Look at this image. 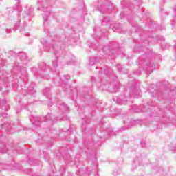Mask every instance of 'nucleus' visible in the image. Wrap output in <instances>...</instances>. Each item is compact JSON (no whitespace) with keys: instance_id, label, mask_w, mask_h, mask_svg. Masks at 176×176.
<instances>
[{"instance_id":"1","label":"nucleus","mask_w":176,"mask_h":176,"mask_svg":"<svg viewBox=\"0 0 176 176\" xmlns=\"http://www.w3.org/2000/svg\"><path fill=\"white\" fill-rule=\"evenodd\" d=\"M60 109H61L62 112H63V113H65V112H68L69 111V108L68 107V106L63 104L60 107Z\"/></svg>"},{"instance_id":"2","label":"nucleus","mask_w":176,"mask_h":176,"mask_svg":"<svg viewBox=\"0 0 176 176\" xmlns=\"http://www.w3.org/2000/svg\"><path fill=\"white\" fill-rule=\"evenodd\" d=\"M7 151L6 146H3V148H1L0 152H1V153H6Z\"/></svg>"},{"instance_id":"3","label":"nucleus","mask_w":176,"mask_h":176,"mask_svg":"<svg viewBox=\"0 0 176 176\" xmlns=\"http://www.w3.org/2000/svg\"><path fill=\"white\" fill-rule=\"evenodd\" d=\"M94 63H96V60H93L92 58L89 59V65H94Z\"/></svg>"},{"instance_id":"4","label":"nucleus","mask_w":176,"mask_h":176,"mask_svg":"<svg viewBox=\"0 0 176 176\" xmlns=\"http://www.w3.org/2000/svg\"><path fill=\"white\" fill-rule=\"evenodd\" d=\"M47 91H50V88H46L45 89H44L43 91V94L45 95V96H46V92Z\"/></svg>"},{"instance_id":"5","label":"nucleus","mask_w":176,"mask_h":176,"mask_svg":"<svg viewBox=\"0 0 176 176\" xmlns=\"http://www.w3.org/2000/svg\"><path fill=\"white\" fill-rule=\"evenodd\" d=\"M62 119H63V120H67L68 118H63Z\"/></svg>"},{"instance_id":"6","label":"nucleus","mask_w":176,"mask_h":176,"mask_svg":"<svg viewBox=\"0 0 176 176\" xmlns=\"http://www.w3.org/2000/svg\"><path fill=\"white\" fill-rule=\"evenodd\" d=\"M66 79H70L69 76H67V78H66Z\"/></svg>"},{"instance_id":"7","label":"nucleus","mask_w":176,"mask_h":176,"mask_svg":"<svg viewBox=\"0 0 176 176\" xmlns=\"http://www.w3.org/2000/svg\"><path fill=\"white\" fill-rule=\"evenodd\" d=\"M3 126H5V124H3V125H2L1 129H3V128H4Z\"/></svg>"},{"instance_id":"8","label":"nucleus","mask_w":176,"mask_h":176,"mask_svg":"<svg viewBox=\"0 0 176 176\" xmlns=\"http://www.w3.org/2000/svg\"><path fill=\"white\" fill-rule=\"evenodd\" d=\"M44 21H47V19H44Z\"/></svg>"},{"instance_id":"9","label":"nucleus","mask_w":176,"mask_h":176,"mask_svg":"<svg viewBox=\"0 0 176 176\" xmlns=\"http://www.w3.org/2000/svg\"><path fill=\"white\" fill-rule=\"evenodd\" d=\"M172 24V25H173V23H171Z\"/></svg>"}]
</instances>
